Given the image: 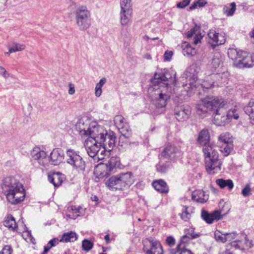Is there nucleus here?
<instances>
[{"mask_svg":"<svg viewBox=\"0 0 254 254\" xmlns=\"http://www.w3.org/2000/svg\"><path fill=\"white\" fill-rule=\"evenodd\" d=\"M171 75L170 73L165 71L160 73H156L154 78L151 79V83L154 86V89H156L155 96L153 100L154 104L158 108L165 107L168 100L171 96V93L168 91L166 88L164 90L156 89L155 86L157 84L161 83L162 82L168 81L171 78Z\"/></svg>","mask_w":254,"mask_h":254,"instance_id":"3","label":"nucleus"},{"mask_svg":"<svg viewBox=\"0 0 254 254\" xmlns=\"http://www.w3.org/2000/svg\"><path fill=\"white\" fill-rule=\"evenodd\" d=\"M190 1H181L177 4V7L181 8H184L189 4Z\"/></svg>","mask_w":254,"mask_h":254,"instance_id":"55","label":"nucleus"},{"mask_svg":"<svg viewBox=\"0 0 254 254\" xmlns=\"http://www.w3.org/2000/svg\"><path fill=\"white\" fill-rule=\"evenodd\" d=\"M75 20L78 29L85 31L91 26V13L85 5H80L75 10Z\"/></svg>","mask_w":254,"mask_h":254,"instance_id":"6","label":"nucleus"},{"mask_svg":"<svg viewBox=\"0 0 254 254\" xmlns=\"http://www.w3.org/2000/svg\"><path fill=\"white\" fill-rule=\"evenodd\" d=\"M180 154V149L179 148L173 145H168L164 148L159 155L161 156V157L165 158L167 160L171 161Z\"/></svg>","mask_w":254,"mask_h":254,"instance_id":"18","label":"nucleus"},{"mask_svg":"<svg viewBox=\"0 0 254 254\" xmlns=\"http://www.w3.org/2000/svg\"><path fill=\"white\" fill-rule=\"evenodd\" d=\"M106 185L112 190H122L118 175L110 177L107 181Z\"/></svg>","mask_w":254,"mask_h":254,"instance_id":"25","label":"nucleus"},{"mask_svg":"<svg viewBox=\"0 0 254 254\" xmlns=\"http://www.w3.org/2000/svg\"><path fill=\"white\" fill-rule=\"evenodd\" d=\"M216 183L221 189L227 187L229 190H231L234 188V183L230 179H218L216 180Z\"/></svg>","mask_w":254,"mask_h":254,"instance_id":"33","label":"nucleus"},{"mask_svg":"<svg viewBox=\"0 0 254 254\" xmlns=\"http://www.w3.org/2000/svg\"><path fill=\"white\" fill-rule=\"evenodd\" d=\"M75 128L82 138H92L97 141L100 137L103 136L106 131L103 126L99 125L96 122L89 123V121L84 122L82 119L79 120L76 123Z\"/></svg>","mask_w":254,"mask_h":254,"instance_id":"4","label":"nucleus"},{"mask_svg":"<svg viewBox=\"0 0 254 254\" xmlns=\"http://www.w3.org/2000/svg\"><path fill=\"white\" fill-rule=\"evenodd\" d=\"M114 121L122 135L125 138H129L131 134V130L125 122L124 118L122 115H117L114 118Z\"/></svg>","mask_w":254,"mask_h":254,"instance_id":"12","label":"nucleus"},{"mask_svg":"<svg viewBox=\"0 0 254 254\" xmlns=\"http://www.w3.org/2000/svg\"><path fill=\"white\" fill-rule=\"evenodd\" d=\"M236 9V4L234 2L225 5L223 8V13L227 16L234 15Z\"/></svg>","mask_w":254,"mask_h":254,"instance_id":"37","label":"nucleus"},{"mask_svg":"<svg viewBox=\"0 0 254 254\" xmlns=\"http://www.w3.org/2000/svg\"><path fill=\"white\" fill-rule=\"evenodd\" d=\"M104 239H105V241H106L107 243H110L109 235L108 234V235H105Z\"/></svg>","mask_w":254,"mask_h":254,"instance_id":"64","label":"nucleus"},{"mask_svg":"<svg viewBox=\"0 0 254 254\" xmlns=\"http://www.w3.org/2000/svg\"><path fill=\"white\" fill-rule=\"evenodd\" d=\"M61 242L58 238H54L49 241L47 245L44 246V251L41 254H47L49 250L53 247L57 246Z\"/></svg>","mask_w":254,"mask_h":254,"instance_id":"41","label":"nucleus"},{"mask_svg":"<svg viewBox=\"0 0 254 254\" xmlns=\"http://www.w3.org/2000/svg\"><path fill=\"white\" fill-rule=\"evenodd\" d=\"M252 189L250 184H247L244 188L242 190V194L244 197H247L250 195L251 193Z\"/></svg>","mask_w":254,"mask_h":254,"instance_id":"46","label":"nucleus"},{"mask_svg":"<svg viewBox=\"0 0 254 254\" xmlns=\"http://www.w3.org/2000/svg\"><path fill=\"white\" fill-rule=\"evenodd\" d=\"M120 15V22L122 25L127 26L128 23L130 22L132 13L121 12Z\"/></svg>","mask_w":254,"mask_h":254,"instance_id":"39","label":"nucleus"},{"mask_svg":"<svg viewBox=\"0 0 254 254\" xmlns=\"http://www.w3.org/2000/svg\"><path fill=\"white\" fill-rule=\"evenodd\" d=\"M152 185L154 188L160 193H167L169 191V188L167 183L162 180L154 181Z\"/></svg>","mask_w":254,"mask_h":254,"instance_id":"24","label":"nucleus"},{"mask_svg":"<svg viewBox=\"0 0 254 254\" xmlns=\"http://www.w3.org/2000/svg\"><path fill=\"white\" fill-rule=\"evenodd\" d=\"M222 99L217 97H207L200 100L195 106L196 113L203 119L212 114L214 122L219 126H224L230 119H238L239 117L237 110L232 109L227 112L223 108Z\"/></svg>","mask_w":254,"mask_h":254,"instance_id":"1","label":"nucleus"},{"mask_svg":"<svg viewBox=\"0 0 254 254\" xmlns=\"http://www.w3.org/2000/svg\"><path fill=\"white\" fill-rule=\"evenodd\" d=\"M77 239V236L76 233L74 232L70 231L67 233H64L63 234L61 239L60 240V242L67 243L74 242Z\"/></svg>","mask_w":254,"mask_h":254,"instance_id":"34","label":"nucleus"},{"mask_svg":"<svg viewBox=\"0 0 254 254\" xmlns=\"http://www.w3.org/2000/svg\"><path fill=\"white\" fill-rule=\"evenodd\" d=\"M13 52L12 51L11 49L10 48V47L9 46L8 47V51L7 52H5L4 53V55L5 56H9L10 54L11 53H13Z\"/></svg>","mask_w":254,"mask_h":254,"instance_id":"63","label":"nucleus"},{"mask_svg":"<svg viewBox=\"0 0 254 254\" xmlns=\"http://www.w3.org/2000/svg\"><path fill=\"white\" fill-rule=\"evenodd\" d=\"M3 225L12 231H14L17 228L15 220L11 214L8 215L3 221Z\"/></svg>","mask_w":254,"mask_h":254,"instance_id":"30","label":"nucleus"},{"mask_svg":"<svg viewBox=\"0 0 254 254\" xmlns=\"http://www.w3.org/2000/svg\"><path fill=\"white\" fill-rule=\"evenodd\" d=\"M69 90H68V94L69 95H73L75 93V89L74 86L73 84L71 83H69L68 85Z\"/></svg>","mask_w":254,"mask_h":254,"instance_id":"60","label":"nucleus"},{"mask_svg":"<svg viewBox=\"0 0 254 254\" xmlns=\"http://www.w3.org/2000/svg\"><path fill=\"white\" fill-rule=\"evenodd\" d=\"M225 235L226 242L234 240L238 237V235L235 232L226 233Z\"/></svg>","mask_w":254,"mask_h":254,"instance_id":"48","label":"nucleus"},{"mask_svg":"<svg viewBox=\"0 0 254 254\" xmlns=\"http://www.w3.org/2000/svg\"><path fill=\"white\" fill-rule=\"evenodd\" d=\"M120 158L118 156H113L110 158L107 164V167L110 171H112L114 168L121 167Z\"/></svg>","mask_w":254,"mask_h":254,"instance_id":"32","label":"nucleus"},{"mask_svg":"<svg viewBox=\"0 0 254 254\" xmlns=\"http://www.w3.org/2000/svg\"><path fill=\"white\" fill-rule=\"evenodd\" d=\"M201 39V36L200 35L195 34L193 38V43L194 45H197L198 43L200 42Z\"/></svg>","mask_w":254,"mask_h":254,"instance_id":"59","label":"nucleus"},{"mask_svg":"<svg viewBox=\"0 0 254 254\" xmlns=\"http://www.w3.org/2000/svg\"><path fill=\"white\" fill-rule=\"evenodd\" d=\"M227 75L228 73L226 72H223L222 73H218L215 76L216 78H221V81L222 83H226L227 81Z\"/></svg>","mask_w":254,"mask_h":254,"instance_id":"49","label":"nucleus"},{"mask_svg":"<svg viewBox=\"0 0 254 254\" xmlns=\"http://www.w3.org/2000/svg\"><path fill=\"white\" fill-rule=\"evenodd\" d=\"M64 151L60 148H55L51 152L49 158V163L54 165H59L64 160Z\"/></svg>","mask_w":254,"mask_h":254,"instance_id":"19","label":"nucleus"},{"mask_svg":"<svg viewBox=\"0 0 254 254\" xmlns=\"http://www.w3.org/2000/svg\"><path fill=\"white\" fill-rule=\"evenodd\" d=\"M67 210L68 212L72 213V215L68 214L67 216L71 219H75L76 217L83 215L85 209L80 206L76 207L72 205L68 207Z\"/></svg>","mask_w":254,"mask_h":254,"instance_id":"27","label":"nucleus"},{"mask_svg":"<svg viewBox=\"0 0 254 254\" xmlns=\"http://www.w3.org/2000/svg\"><path fill=\"white\" fill-rule=\"evenodd\" d=\"M183 48L182 52L185 56L190 57L194 56L196 53V50L194 48H192L189 44H186Z\"/></svg>","mask_w":254,"mask_h":254,"instance_id":"38","label":"nucleus"},{"mask_svg":"<svg viewBox=\"0 0 254 254\" xmlns=\"http://www.w3.org/2000/svg\"><path fill=\"white\" fill-rule=\"evenodd\" d=\"M202 146L207 172L210 174H213L220 171L222 162L218 159V153L214 148L215 146L210 143Z\"/></svg>","mask_w":254,"mask_h":254,"instance_id":"5","label":"nucleus"},{"mask_svg":"<svg viewBox=\"0 0 254 254\" xmlns=\"http://www.w3.org/2000/svg\"><path fill=\"white\" fill-rule=\"evenodd\" d=\"M209 40V44L213 47L223 44L225 42V37L224 33H217L216 31H210L208 33Z\"/></svg>","mask_w":254,"mask_h":254,"instance_id":"15","label":"nucleus"},{"mask_svg":"<svg viewBox=\"0 0 254 254\" xmlns=\"http://www.w3.org/2000/svg\"><path fill=\"white\" fill-rule=\"evenodd\" d=\"M93 244L88 240L85 239L82 241V247L83 250L88 252L92 249Z\"/></svg>","mask_w":254,"mask_h":254,"instance_id":"45","label":"nucleus"},{"mask_svg":"<svg viewBox=\"0 0 254 254\" xmlns=\"http://www.w3.org/2000/svg\"><path fill=\"white\" fill-rule=\"evenodd\" d=\"M13 53L21 52L25 49L26 46L24 44L17 42H13L9 46Z\"/></svg>","mask_w":254,"mask_h":254,"instance_id":"43","label":"nucleus"},{"mask_svg":"<svg viewBox=\"0 0 254 254\" xmlns=\"http://www.w3.org/2000/svg\"><path fill=\"white\" fill-rule=\"evenodd\" d=\"M30 155L33 160L37 161L39 164L44 167L49 164V158L47 153L38 146L34 147L31 151Z\"/></svg>","mask_w":254,"mask_h":254,"instance_id":"11","label":"nucleus"},{"mask_svg":"<svg viewBox=\"0 0 254 254\" xmlns=\"http://www.w3.org/2000/svg\"><path fill=\"white\" fill-rule=\"evenodd\" d=\"M223 57L220 53H215L211 59V63L210 65L211 67L216 69L222 66L223 64Z\"/></svg>","mask_w":254,"mask_h":254,"instance_id":"28","label":"nucleus"},{"mask_svg":"<svg viewBox=\"0 0 254 254\" xmlns=\"http://www.w3.org/2000/svg\"><path fill=\"white\" fill-rule=\"evenodd\" d=\"M225 233H222L220 231L217 230L214 233V237L218 242L222 243L226 242Z\"/></svg>","mask_w":254,"mask_h":254,"instance_id":"44","label":"nucleus"},{"mask_svg":"<svg viewBox=\"0 0 254 254\" xmlns=\"http://www.w3.org/2000/svg\"><path fill=\"white\" fill-rule=\"evenodd\" d=\"M180 254H193L191 252L190 250H184V251H182Z\"/></svg>","mask_w":254,"mask_h":254,"instance_id":"62","label":"nucleus"},{"mask_svg":"<svg viewBox=\"0 0 254 254\" xmlns=\"http://www.w3.org/2000/svg\"><path fill=\"white\" fill-rule=\"evenodd\" d=\"M122 190L128 188L134 181V176L131 172L118 174Z\"/></svg>","mask_w":254,"mask_h":254,"instance_id":"16","label":"nucleus"},{"mask_svg":"<svg viewBox=\"0 0 254 254\" xmlns=\"http://www.w3.org/2000/svg\"><path fill=\"white\" fill-rule=\"evenodd\" d=\"M131 1H121V12L132 13V3Z\"/></svg>","mask_w":254,"mask_h":254,"instance_id":"42","label":"nucleus"},{"mask_svg":"<svg viewBox=\"0 0 254 254\" xmlns=\"http://www.w3.org/2000/svg\"><path fill=\"white\" fill-rule=\"evenodd\" d=\"M233 143L232 136L228 132L221 133L218 137V143L220 145L226 144L227 143Z\"/></svg>","mask_w":254,"mask_h":254,"instance_id":"35","label":"nucleus"},{"mask_svg":"<svg viewBox=\"0 0 254 254\" xmlns=\"http://www.w3.org/2000/svg\"><path fill=\"white\" fill-rule=\"evenodd\" d=\"M173 55L172 51L166 52L164 55V59L165 61H170Z\"/></svg>","mask_w":254,"mask_h":254,"instance_id":"56","label":"nucleus"},{"mask_svg":"<svg viewBox=\"0 0 254 254\" xmlns=\"http://www.w3.org/2000/svg\"><path fill=\"white\" fill-rule=\"evenodd\" d=\"M220 150L225 156H227L230 154L233 149V143H229L226 144L220 145Z\"/></svg>","mask_w":254,"mask_h":254,"instance_id":"40","label":"nucleus"},{"mask_svg":"<svg viewBox=\"0 0 254 254\" xmlns=\"http://www.w3.org/2000/svg\"><path fill=\"white\" fill-rule=\"evenodd\" d=\"M241 51H238L234 48H230L228 50V56L229 58L235 61L234 64L236 65V64L238 63L239 59H240L241 56Z\"/></svg>","mask_w":254,"mask_h":254,"instance_id":"36","label":"nucleus"},{"mask_svg":"<svg viewBox=\"0 0 254 254\" xmlns=\"http://www.w3.org/2000/svg\"><path fill=\"white\" fill-rule=\"evenodd\" d=\"M199 27L196 26L193 28L191 29L189 31H188L187 34V37L188 38H191L192 37L193 35H195V33L198 30Z\"/></svg>","mask_w":254,"mask_h":254,"instance_id":"51","label":"nucleus"},{"mask_svg":"<svg viewBox=\"0 0 254 254\" xmlns=\"http://www.w3.org/2000/svg\"><path fill=\"white\" fill-rule=\"evenodd\" d=\"M208 197V195L202 190H195L192 193V199L197 202L204 203Z\"/></svg>","mask_w":254,"mask_h":254,"instance_id":"22","label":"nucleus"},{"mask_svg":"<svg viewBox=\"0 0 254 254\" xmlns=\"http://www.w3.org/2000/svg\"><path fill=\"white\" fill-rule=\"evenodd\" d=\"M175 239L171 236L167 237L166 239V243L170 247H173L175 245Z\"/></svg>","mask_w":254,"mask_h":254,"instance_id":"50","label":"nucleus"},{"mask_svg":"<svg viewBox=\"0 0 254 254\" xmlns=\"http://www.w3.org/2000/svg\"><path fill=\"white\" fill-rule=\"evenodd\" d=\"M84 146L88 155L92 158L97 155L101 147L99 141L92 138H87L84 141Z\"/></svg>","mask_w":254,"mask_h":254,"instance_id":"13","label":"nucleus"},{"mask_svg":"<svg viewBox=\"0 0 254 254\" xmlns=\"http://www.w3.org/2000/svg\"><path fill=\"white\" fill-rule=\"evenodd\" d=\"M207 3L206 1H195V2L190 6V10H193L197 7H201L204 6Z\"/></svg>","mask_w":254,"mask_h":254,"instance_id":"47","label":"nucleus"},{"mask_svg":"<svg viewBox=\"0 0 254 254\" xmlns=\"http://www.w3.org/2000/svg\"><path fill=\"white\" fill-rule=\"evenodd\" d=\"M66 162L73 170L78 172H83L85 169V162L78 151L69 148L66 152Z\"/></svg>","mask_w":254,"mask_h":254,"instance_id":"7","label":"nucleus"},{"mask_svg":"<svg viewBox=\"0 0 254 254\" xmlns=\"http://www.w3.org/2000/svg\"><path fill=\"white\" fill-rule=\"evenodd\" d=\"M182 251H184V250H178V246H177L176 249H169V252L170 254H177V253H179V254L181 253Z\"/></svg>","mask_w":254,"mask_h":254,"instance_id":"58","label":"nucleus"},{"mask_svg":"<svg viewBox=\"0 0 254 254\" xmlns=\"http://www.w3.org/2000/svg\"><path fill=\"white\" fill-rule=\"evenodd\" d=\"M1 187L7 200L12 204L19 203L25 197L23 185L13 177L5 178L2 181Z\"/></svg>","mask_w":254,"mask_h":254,"instance_id":"2","label":"nucleus"},{"mask_svg":"<svg viewBox=\"0 0 254 254\" xmlns=\"http://www.w3.org/2000/svg\"><path fill=\"white\" fill-rule=\"evenodd\" d=\"M236 66L240 67H251L254 66V54L243 51Z\"/></svg>","mask_w":254,"mask_h":254,"instance_id":"14","label":"nucleus"},{"mask_svg":"<svg viewBox=\"0 0 254 254\" xmlns=\"http://www.w3.org/2000/svg\"><path fill=\"white\" fill-rule=\"evenodd\" d=\"M0 75H1L5 79L10 76L9 73L2 66H0Z\"/></svg>","mask_w":254,"mask_h":254,"instance_id":"52","label":"nucleus"},{"mask_svg":"<svg viewBox=\"0 0 254 254\" xmlns=\"http://www.w3.org/2000/svg\"><path fill=\"white\" fill-rule=\"evenodd\" d=\"M12 249L10 246H5L2 250L0 253L1 254H11Z\"/></svg>","mask_w":254,"mask_h":254,"instance_id":"53","label":"nucleus"},{"mask_svg":"<svg viewBox=\"0 0 254 254\" xmlns=\"http://www.w3.org/2000/svg\"><path fill=\"white\" fill-rule=\"evenodd\" d=\"M242 236L243 238L241 240L236 239L226 245L225 250L219 254H233L232 249L244 251L252 248L254 245L253 241L249 240L245 234L242 235Z\"/></svg>","mask_w":254,"mask_h":254,"instance_id":"8","label":"nucleus"},{"mask_svg":"<svg viewBox=\"0 0 254 254\" xmlns=\"http://www.w3.org/2000/svg\"><path fill=\"white\" fill-rule=\"evenodd\" d=\"M143 249L145 254H164L160 243L151 237L143 241Z\"/></svg>","mask_w":254,"mask_h":254,"instance_id":"9","label":"nucleus"},{"mask_svg":"<svg viewBox=\"0 0 254 254\" xmlns=\"http://www.w3.org/2000/svg\"><path fill=\"white\" fill-rule=\"evenodd\" d=\"M98 139L99 144L103 147L104 151L110 152L115 146L116 136L114 132L106 130L103 136L100 137Z\"/></svg>","mask_w":254,"mask_h":254,"instance_id":"10","label":"nucleus"},{"mask_svg":"<svg viewBox=\"0 0 254 254\" xmlns=\"http://www.w3.org/2000/svg\"><path fill=\"white\" fill-rule=\"evenodd\" d=\"M158 157L159 162L156 166L157 171L160 173H165L170 167V161L167 160L165 158L161 157L160 155H158Z\"/></svg>","mask_w":254,"mask_h":254,"instance_id":"23","label":"nucleus"},{"mask_svg":"<svg viewBox=\"0 0 254 254\" xmlns=\"http://www.w3.org/2000/svg\"><path fill=\"white\" fill-rule=\"evenodd\" d=\"M222 217L221 211L219 210L214 211L211 213L205 210H201V218L207 224H212L215 220H219Z\"/></svg>","mask_w":254,"mask_h":254,"instance_id":"20","label":"nucleus"},{"mask_svg":"<svg viewBox=\"0 0 254 254\" xmlns=\"http://www.w3.org/2000/svg\"><path fill=\"white\" fill-rule=\"evenodd\" d=\"M102 86H101L98 83L96 84V87H95V92L96 96L99 97L101 95V94L102 92Z\"/></svg>","mask_w":254,"mask_h":254,"instance_id":"54","label":"nucleus"},{"mask_svg":"<svg viewBox=\"0 0 254 254\" xmlns=\"http://www.w3.org/2000/svg\"><path fill=\"white\" fill-rule=\"evenodd\" d=\"M190 214L187 212L186 211H184L181 215V218L185 221H187L189 219Z\"/></svg>","mask_w":254,"mask_h":254,"instance_id":"57","label":"nucleus"},{"mask_svg":"<svg viewBox=\"0 0 254 254\" xmlns=\"http://www.w3.org/2000/svg\"><path fill=\"white\" fill-rule=\"evenodd\" d=\"M48 179L50 183L53 184L55 187H57L63 183L64 176L60 173H54L51 175H49Z\"/></svg>","mask_w":254,"mask_h":254,"instance_id":"26","label":"nucleus"},{"mask_svg":"<svg viewBox=\"0 0 254 254\" xmlns=\"http://www.w3.org/2000/svg\"><path fill=\"white\" fill-rule=\"evenodd\" d=\"M191 114V109L189 106L177 107L175 109V115L177 120L183 122L187 120Z\"/></svg>","mask_w":254,"mask_h":254,"instance_id":"17","label":"nucleus"},{"mask_svg":"<svg viewBox=\"0 0 254 254\" xmlns=\"http://www.w3.org/2000/svg\"><path fill=\"white\" fill-rule=\"evenodd\" d=\"M244 111L251 120V122L254 124V100H251L249 104L244 107Z\"/></svg>","mask_w":254,"mask_h":254,"instance_id":"31","label":"nucleus"},{"mask_svg":"<svg viewBox=\"0 0 254 254\" xmlns=\"http://www.w3.org/2000/svg\"><path fill=\"white\" fill-rule=\"evenodd\" d=\"M199 236V234L194 232H189L186 235H183L180 240L178 244V250H186L185 249L186 244L191 239H195Z\"/></svg>","mask_w":254,"mask_h":254,"instance_id":"21","label":"nucleus"},{"mask_svg":"<svg viewBox=\"0 0 254 254\" xmlns=\"http://www.w3.org/2000/svg\"><path fill=\"white\" fill-rule=\"evenodd\" d=\"M106 79L105 78H102L100 80L98 84H99L101 86H103L104 84L106 83Z\"/></svg>","mask_w":254,"mask_h":254,"instance_id":"61","label":"nucleus"},{"mask_svg":"<svg viewBox=\"0 0 254 254\" xmlns=\"http://www.w3.org/2000/svg\"><path fill=\"white\" fill-rule=\"evenodd\" d=\"M210 135L207 129H202L199 133L197 142L200 145H205L209 143Z\"/></svg>","mask_w":254,"mask_h":254,"instance_id":"29","label":"nucleus"}]
</instances>
